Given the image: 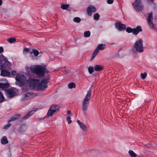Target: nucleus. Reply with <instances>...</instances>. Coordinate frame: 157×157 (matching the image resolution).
<instances>
[{
    "mask_svg": "<svg viewBox=\"0 0 157 157\" xmlns=\"http://www.w3.org/2000/svg\"><path fill=\"white\" fill-rule=\"evenodd\" d=\"M1 58V59H0V70H1L0 75L3 76H9L10 72L4 69H6L7 67H9L12 64L3 55H2Z\"/></svg>",
    "mask_w": 157,
    "mask_h": 157,
    "instance_id": "obj_1",
    "label": "nucleus"
},
{
    "mask_svg": "<svg viewBox=\"0 0 157 157\" xmlns=\"http://www.w3.org/2000/svg\"><path fill=\"white\" fill-rule=\"evenodd\" d=\"M31 71L39 77H44L46 72V67L40 65L32 66L30 67Z\"/></svg>",
    "mask_w": 157,
    "mask_h": 157,
    "instance_id": "obj_2",
    "label": "nucleus"
},
{
    "mask_svg": "<svg viewBox=\"0 0 157 157\" xmlns=\"http://www.w3.org/2000/svg\"><path fill=\"white\" fill-rule=\"evenodd\" d=\"M91 96V90L90 89L82 101V110L84 112H86L88 109Z\"/></svg>",
    "mask_w": 157,
    "mask_h": 157,
    "instance_id": "obj_3",
    "label": "nucleus"
},
{
    "mask_svg": "<svg viewBox=\"0 0 157 157\" xmlns=\"http://www.w3.org/2000/svg\"><path fill=\"white\" fill-rule=\"evenodd\" d=\"M144 50V47L142 43V40L141 39H139L135 43L132 49L134 52L136 51L139 52H143Z\"/></svg>",
    "mask_w": 157,
    "mask_h": 157,
    "instance_id": "obj_4",
    "label": "nucleus"
},
{
    "mask_svg": "<svg viewBox=\"0 0 157 157\" xmlns=\"http://www.w3.org/2000/svg\"><path fill=\"white\" fill-rule=\"evenodd\" d=\"M50 78L47 77L42 80L37 85L36 89L38 91L45 90L47 86V84L49 82Z\"/></svg>",
    "mask_w": 157,
    "mask_h": 157,
    "instance_id": "obj_5",
    "label": "nucleus"
},
{
    "mask_svg": "<svg viewBox=\"0 0 157 157\" xmlns=\"http://www.w3.org/2000/svg\"><path fill=\"white\" fill-rule=\"evenodd\" d=\"M16 80L17 84L19 86H22L25 83L26 79L23 75L17 74L16 76Z\"/></svg>",
    "mask_w": 157,
    "mask_h": 157,
    "instance_id": "obj_6",
    "label": "nucleus"
},
{
    "mask_svg": "<svg viewBox=\"0 0 157 157\" xmlns=\"http://www.w3.org/2000/svg\"><path fill=\"white\" fill-rule=\"evenodd\" d=\"M126 32L129 33H132L133 34L136 35L140 32H142V29L140 26H137L136 28L132 29L130 27H128L126 29Z\"/></svg>",
    "mask_w": 157,
    "mask_h": 157,
    "instance_id": "obj_7",
    "label": "nucleus"
},
{
    "mask_svg": "<svg viewBox=\"0 0 157 157\" xmlns=\"http://www.w3.org/2000/svg\"><path fill=\"white\" fill-rule=\"evenodd\" d=\"M59 109V106L56 105H52L50 107L49 109L47 116L48 117L52 116L54 113L56 112L57 110Z\"/></svg>",
    "mask_w": 157,
    "mask_h": 157,
    "instance_id": "obj_8",
    "label": "nucleus"
},
{
    "mask_svg": "<svg viewBox=\"0 0 157 157\" xmlns=\"http://www.w3.org/2000/svg\"><path fill=\"white\" fill-rule=\"evenodd\" d=\"M132 5L134 9L137 11H141L143 9V6L140 0H135V2L132 3Z\"/></svg>",
    "mask_w": 157,
    "mask_h": 157,
    "instance_id": "obj_9",
    "label": "nucleus"
},
{
    "mask_svg": "<svg viewBox=\"0 0 157 157\" xmlns=\"http://www.w3.org/2000/svg\"><path fill=\"white\" fill-rule=\"evenodd\" d=\"M36 96L35 93H28L22 95L20 101H24L33 98Z\"/></svg>",
    "mask_w": 157,
    "mask_h": 157,
    "instance_id": "obj_10",
    "label": "nucleus"
},
{
    "mask_svg": "<svg viewBox=\"0 0 157 157\" xmlns=\"http://www.w3.org/2000/svg\"><path fill=\"white\" fill-rule=\"evenodd\" d=\"M153 19V13L152 12L148 14L147 20L150 28L153 29H155L154 24L152 21Z\"/></svg>",
    "mask_w": 157,
    "mask_h": 157,
    "instance_id": "obj_11",
    "label": "nucleus"
},
{
    "mask_svg": "<svg viewBox=\"0 0 157 157\" xmlns=\"http://www.w3.org/2000/svg\"><path fill=\"white\" fill-rule=\"evenodd\" d=\"M5 93L7 97L10 98L13 97L16 94V92L13 90L9 89L5 90Z\"/></svg>",
    "mask_w": 157,
    "mask_h": 157,
    "instance_id": "obj_12",
    "label": "nucleus"
},
{
    "mask_svg": "<svg viewBox=\"0 0 157 157\" xmlns=\"http://www.w3.org/2000/svg\"><path fill=\"white\" fill-rule=\"evenodd\" d=\"M96 11L95 7L92 5L89 6L87 9V14L89 16H91L92 12L95 13Z\"/></svg>",
    "mask_w": 157,
    "mask_h": 157,
    "instance_id": "obj_13",
    "label": "nucleus"
},
{
    "mask_svg": "<svg viewBox=\"0 0 157 157\" xmlns=\"http://www.w3.org/2000/svg\"><path fill=\"white\" fill-rule=\"evenodd\" d=\"M115 27L120 31L124 30L126 28L124 24L120 22L117 23L115 25Z\"/></svg>",
    "mask_w": 157,
    "mask_h": 157,
    "instance_id": "obj_14",
    "label": "nucleus"
},
{
    "mask_svg": "<svg viewBox=\"0 0 157 157\" xmlns=\"http://www.w3.org/2000/svg\"><path fill=\"white\" fill-rule=\"evenodd\" d=\"M77 122L78 124L80 125L81 128L82 129L83 131H86L87 130V127L84 123L78 120H77Z\"/></svg>",
    "mask_w": 157,
    "mask_h": 157,
    "instance_id": "obj_15",
    "label": "nucleus"
},
{
    "mask_svg": "<svg viewBox=\"0 0 157 157\" xmlns=\"http://www.w3.org/2000/svg\"><path fill=\"white\" fill-rule=\"evenodd\" d=\"M36 111V109H34L26 115L23 118V119H27L33 114L34 113V112Z\"/></svg>",
    "mask_w": 157,
    "mask_h": 157,
    "instance_id": "obj_16",
    "label": "nucleus"
},
{
    "mask_svg": "<svg viewBox=\"0 0 157 157\" xmlns=\"http://www.w3.org/2000/svg\"><path fill=\"white\" fill-rule=\"evenodd\" d=\"M10 86L9 84L7 82L4 83H0V88L2 89L8 88L10 87Z\"/></svg>",
    "mask_w": 157,
    "mask_h": 157,
    "instance_id": "obj_17",
    "label": "nucleus"
},
{
    "mask_svg": "<svg viewBox=\"0 0 157 157\" xmlns=\"http://www.w3.org/2000/svg\"><path fill=\"white\" fill-rule=\"evenodd\" d=\"M1 143L2 144H6L8 143L7 138L6 136H4L1 140Z\"/></svg>",
    "mask_w": 157,
    "mask_h": 157,
    "instance_id": "obj_18",
    "label": "nucleus"
},
{
    "mask_svg": "<svg viewBox=\"0 0 157 157\" xmlns=\"http://www.w3.org/2000/svg\"><path fill=\"white\" fill-rule=\"evenodd\" d=\"M20 117V115L19 114H17L15 115L14 116H13L9 120V122H11L13 121H14L18 119Z\"/></svg>",
    "mask_w": 157,
    "mask_h": 157,
    "instance_id": "obj_19",
    "label": "nucleus"
},
{
    "mask_svg": "<svg viewBox=\"0 0 157 157\" xmlns=\"http://www.w3.org/2000/svg\"><path fill=\"white\" fill-rule=\"evenodd\" d=\"M105 47V45L103 44H98L96 49H97L99 52L100 50H103Z\"/></svg>",
    "mask_w": 157,
    "mask_h": 157,
    "instance_id": "obj_20",
    "label": "nucleus"
},
{
    "mask_svg": "<svg viewBox=\"0 0 157 157\" xmlns=\"http://www.w3.org/2000/svg\"><path fill=\"white\" fill-rule=\"evenodd\" d=\"M103 67L100 65H96L94 67V70L96 71H100L102 70Z\"/></svg>",
    "mask_w": 157,
    "mask_h": 157,
    "instance_id": "obj_21",
    "label": "nucleus"
},
{
    "mask_svg": "<svg viewBox=\"0 0 157 157\" xmlns=\"http://www.w3.org/2000/svg\"><path fill=\"white\" fill-rule=\"evenodd\" d=\"M98 51L97 49H95L94 52H93V53L92 55V57L90 59V60L91 61L95 57V56H96L97 54H98Z\"/></svg>",
    "mask_w": 157,
    "mask_h": 157,
    "instance_id": "obj_22",
    "label": "nucleus"
},
{
    "mask_svg": "<svg viewBox=\"0 0 157 157\" xmlns=\"http://www.w3.org/2000/svg\"><path fill=\"white\" fill-rule=\"evenodd\" d=\"M26 127L25 125H22L19 128L18 131L19 132H24L26 129Z\"/></svg>",
    "mask_w": 157,
    "mask_h": 157,
    "instance_id": "obj_23",
    "label": "nucleus"
},
{
    "mask_svg": "<svg viewBox=\"0 0 157 157\" xmlns=\"http://www.w3.org/2000/svg\"><path fill=\"white\" fill-rule=\"evenodd\" d=\"M32 51L33 53L35 56H37L39 53H42V52H39L37 50L34 48L32 49Z\"/></svg>",
    "mask_w": 157,
    "mask_h": 157,
    "instance_id": "obj_24",
    "label": "nucleus"
},
{
    "mask_svg": "<svg viewBox=\"0 0 157 157\" xmlns=\"http://www.w3.org/2000/svg\"><path fill=\"white\" fill-rule=\"evenodd\" d=\"M68 87L70 89L75 88L76 87V85L74 82H72L68 84Z\"/></svg>",
    "mask_w": 157,
    "mask_h": 157,
    "instance_id": "obj_25",
    "label": "nucleus"
},
{
    "mask_svg": "<svg viewBox=\"0 0 157 157\" xmlns=\"http://www.w3.org/2000/svg\"><path fill=\"white\" fill-rule=\"evenodd\" d=\"M7 40L10 43H12L16 41V39L14 37H12L8 39Z\"/></svg>",
    "mask_w": 157,
    "mask_h": 157,
    "instance_id": "obj_26",
    "label": "nucleus"
},
{
    "mask_svg": "<svg viewBox=\"0 0 157 157\" xmlns=\"http://www.w3.org/2000/svg\"><path fill=\"white\" fill-rule=\"evenodd\" d=\"M90 35V32L89 31H85L84 33V36L86 37H89Z\"/></svg>",
    "mask_w": 157,
    "mask_h": 157,
    "instance_id": "obj_27",
    "label": "nucleus"
},
{
    "mask_svg": "<svg viewBox=\"0 0 157 157\" xmlns=\"http://www.w3.org/2000/svg\"><path fill=\"white\" fill-rule=\"evenodd\" d=\"M4 100V97L3 94L1 92H0V103L3 102Z\"/></svg>",
    "mask_w": 157,
    "mask_h": 157,
    "instance_id": "obj_28",
    "label": "nucleus"
},
{
    "mask_svg": "<svg viewBox=\"0 0 157 157\" xmlns=\"http://www.w3.org/2000/svg\"><path fill=\"white\" fill-rule=\"evenodd\" d=\"M129 155L132 157H136V155L134 152L132 150H130L129 151Z\"/></svg>",
    "mask_w": 157,
    "mask_h": 157,
    "instance_id": "obj_29",
    "label": "nucleus"
},
{
    "mask_svg": "<svg viewBox=\"0 0 157 157\" xmlns=\"http://www.w3.org/2000/svg\"><path fill=\"white\" fill-rule=\"evenodd\" d=\"M99 15L98 13H95L94 15V19L96 20H98L99 19Z\"/></svg>",
    "mask_w": 157,
    "mask_h": 157,
    "instance_id": "obj_30",
    "label": "nucleus"
},
{
    "mask_svg": "<svg viewBox=\"0 0 157 157\" xmlns=\"http://www.w3.org/2000/svg\"><path fill=\"white\" fill-rule=\"evenodd\" d=\"M81 21V19L79 17H75L73 19V21L76 23H79Z\"/></svg>",
    "mask_w": 157,
    "mask_h": 157,
    "instance_id": "obj_31",
    "label": "nucleus"
},
{
    "mask_svg": "<svg viewBox=\"0 0 157 157\" xmlns=\"http://www.w3.org/2000/svg\"><path fill=\"white\" fill-rule=\"evenodd\" d=\"M94 70V68L92 67H90L88 68L89 72L90 74L93 73Z\"/></svg>",
    "mask_w": 157,
    "mask_h": 157,
    "instance_id": "obj_32",
    "label": "nucleus"
},
{
    "mask_svg": "<svg viewBox=\"0 0 157 157\" xmlns=\"http://www.w3.org/2000/svg\"><path fill=\"white\" fill-rule=\"evenodd\" d=\"M69 7V5L67 4L62 5L61 6V8L63 10H65Z\"/></svg>",
    "mask_w": 157,
    "mask_h": 157,
    "instance_id": "obj_33",
    "label": "nucleus"
},
{
    "mask_svg": "<svg viewBox=\"0 0 157 157\" xmlns=\"http://www.w3.org/2000/svg\"><path fill=\"white\" fill-rule=\"evenodd\" d=\"M147 73L146 72H144V73H141V77L142 79H144L147 76Z\"/></svg>",
    "mask_w": 157,
    "mask_h": 157,
    "instance_id": "obj_34",
    "label": "nucleus"
},
{
    "mask_svg": "<svg viewBox=\"0 0 157 157\" xmlns=\"http://www.w3.org/2000/svg\"><path fill=\"white\" fill-rule=\"evenodd\" d=\"M10 122H9V121H8V124L4 126V128L5 129H7L9 128L11 125Z\"/></svg>",
    "mask_w": 157,
    "mask_h": 157,
    "instance_id": "obj_35",
    "label": "nucleus"
},
{
    "mask_svg": "<svg viewBox=\"0 0 157 157\" xmlns=\"http://www.w3.org/2000/svg\"><path fill=\"white\" fill-rule=\"evenodd\" d=\"M67 120L68 122V123L69 124H71L72 122V121L71 119V117H68L67 118Z\"/></svg>",
    "mask_w": 157,
    "mask_h": 157,
    "instance_id": "obj_36",
    "label": "nucleus"
},
{
    "mask_svg": "<svg viewBox=\"0 0 157 157\" xmlns=\"http://www.w3.org/2000/svg\"><path fill=\"white\" fill-rule=\"evenodd\" d=\"M113 0H107V3L109 4H112L113 2Z\"/></svg>",
    "mask_w": 157,
    "mask_h": 157,
    "instance_id": "obj_37",
    "label": "nucleus"
},
{
    "mask_svg": "<svg viewBox=\"0 0 157 157\" xmlns=\"http://www.w3.org/2000/svg\"><path fill=\"white\" fill-rule=\"evenodd\" d=\"M4 50L3 48L2 47H0V53H1L2 52H3Z\"/></svg>",
    "mask_w": 157,
    "mask_h": 157,
    "instance_id": "obj_38",
    "label": "nucleus"
},
{
    "mask_svg": "<svg viewBox=\"0 0 157 157\" xmlns=\"http://www.w3.org/2000/svg\"><path fill=\"white\" fill-rule=\"evenodd\" d=\"M17 73L16 71H12L11 74L13 75H16Z\"/></svg>",
    "mask_w": 157,
    "mask_h": 157,
    "instance_id": "obj_39",
    "label": "nucleus"
},
{
    "mask_svg": "<svg viewBox=\"0 0 157 157\" xmlns=\"http://www.w3.org/2000/svg\"><path fill=\"white\" fill-rule=\"evenodd\" d=\"M24 51H25L26 52H29V49L28 48H25L24 49Z\"/></svg>",
    "mask_w": 157,
    "mask_h": 157,
    "instance_id": "obj_40",
    "label": "nucleus"
},
{
    "mask_svg": "<svg viewBox=\"0 0 157 157\" xmlns=\"http://www.w3.org/2000/svg\"><path fill=\"white\" fill-rule=\"evenodd\" d=\"M67 114H70L71 113V111L68 110L67 111Z\"/></svg>",
    "mask_w": 157,
    "mask_h": 157,
    "instance_id": "obj_41",
    "label": "nucleus"
},
{
    "mask_svg": "<svg viewBox=\"0 0 157 157\" xmlns=\"http://www.w3.org/2000/svg\"><path fill=\"white\" fill-rule=\"evenodd\" d=\"M2 0H0V6H1L2 4Z\"/></svg>",
    "mask_w": 157,
    "mask_h": 157,
    "instance_id": "obj_42",
    "label": "nucleus"
},
{
    "mask_svg": "<svg viewBox=\"0 0 157 157\" xmlns=\"http://www.w3.org/2000/svg\"><path fill=\"white\" fill-rule=\"evenodd\" d=\"M41 119H42V118H39L37 119V120H38L39 121L40 120H41Z\"/></svg>",
    "mask_w": 157,
    "mask_h": 157,
    "instance_id": "obj_43",
    "label": "nucleus"
},
{
    "mask_svg": "<svg viewBox=\"0 0 157 157\" xmlns=\"http://www.w3.org/2000/svg\"><path fill=\"white\" fill-rule=\"evenodd\" d=\"M44 119V118L43 119Z\"/></svg>",
    "mask_w": 157,
    "mask_h": 157,
    "instance_id": "obj_44",
    "label": "nucleus"
},
{
    "mask_svg": "<svg viewBox=\"0 0 157 157\" xmlns=\"http://www.w3.org/2000/svg\"><path fill=\"white\" fill-rule=\"evenodd\" d=\"M1 92V91H0V92Z\"/></svg>",
    "mask_w": 157,
    "mask_h": 157,
    "instance_id": "obj_45",
    "label": "nucleus"
}]
</instances>
